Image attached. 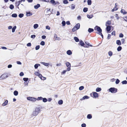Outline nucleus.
<instances>
[{
	"instance_id": "nucleus-1",
	"label": "nucleus",
	"mask_w": 127,
	"mask_h": 127,
	"mask_svg": "<svg viewBox=\"0 0 127 127\" xmlns=\"http://www.w3.org/2000/svg\"><path fill=\"white\" fill-rule=\"evenodd\" d=\"M94 30H95L97 31L98 32V34L101 35L102 38H103V36L101 33L102 30L99 27L97 26H96L94 28Z\"/></svg>"
},
{
	"instance_id": "nucleus-2",
	"label": "nucleus",
	"mask_w": 127,
	"mask_h": 127,
	"mask_svg": "<svg viewBox=\"0 0 127 127\" xmlns=\"http://www.w3.org/2000/svg\"><path fill=\"white\" fill-rule=\"evenodd\" d=\"M8 77V74H7L4 73L2 74L0 77V80H3L6 79Z\"/></svg>"
},
{
	"instance_id": "nucleus-3",
	"label": "nucleus",
	"mask_w": 127,
	"mask_h": 127,
	"mask_svg": "<svg viewBox=\"0 0 127 127\" xmlns=\"http://www.w3.org/2000/svg\"><path fill=\"white\" fill-rule=\"evenodd\" d=\"M110 92L112 93H115L117 92V89L114 88H111L109 89Z\"/></svg>"
},
{
	"instance_id": "nucleus-4",
	"label": "nucleus",
	"mask_w": 127,
	"mask_h": 127,
	"mask_svg": "<svg viewBox=\"0 0 127 127\" xmlns=\"http://www.w3.org/2000/svg\"><path fill=\"white\" fill-rule=\"evenodd\" d=\"M66 66L67 67V70L70 71L71 70V64H70L68 62H66L65 63Z\"/></svg>"
},
{
	"instance_id": "nucleus-5",
	"label": "nucleus",
	"mask_w": 127,
	"mask_h": 127,
	"mask_svg": "<svg viewBox=\"0 0 127 127\" xmlns=\"http://www.w3.org/2000/svg\"><path fill=\"white\" fill-rule=\"evenodd\" d=\"M27 99L31 101H35L37 100L36 98L31 97H28L27 98Z\"/></svg>"
},
{
	"instance_id": "nucleus-6",
	"label": "nucleus",
	"mask_w": 127,
	"mask_h": 127,
	"mask_svg": "<svg viewBox=\"0 0 127 127\" xmlns=\"http://www.w3.org/2000/svg\"><path fill=\"white\" fill-rule=\"evenodd\" d=\"M93 97L94 98H96L98 97V94L96 92H93Z\"/></svg>"
},
{
	"instance_id": "nucleus-7",
	"label": "nucleus",
	"mask_w": 127,
	"mask_h": 127,
	"mask_svg": "<svg viewBox=\"0 0 127 127\" xmlns=\"http://www.w3.org/2000/svg\"><path fill=\"white\" fill-rule=\"evenodd\" d=\"M90 98L87 95H85L82 98H81L80 100H83L87 99L89 98Z\"/></svg>"
},
{
	"instance_id": "nucleus-8",
	"label": "nucleus",
	"mask_w": 127,
	"mask_h": 127,
	"mask_svg": "<svg viewBox=\"0 0 127 127\" xmlns=\"http://www.w3.org/2000/svg\"><path fill=\"white\" fill-rule=\"evenodd\" d=\"M115 6L113 9H112L111 10V11L112 12H113L114 11H116L118 9V8L117 7V5L116 3L115 4Z\"/></svg>"
},
{
	"instance_id": "nucleus-9",
	"label": "nucleus",
	"mask_w": 127,
	"mask_h": 127,
	"mask_svg": "<svg viewBox=\"0 0 127 127\" xmlns=\"http://www.w3.org/2000/svg\"><path fill=\"white\" fill-rule=\"evenodd\" d=\"M38 113L35 111H34L32 112V115L33 116H36L37 115Z\"/></svg>"
},
{
	"instance_id": "nucleus-10",
	"label": "nucleus",
	"mask_w": 127,
	"mask_h": 127,
	"mask_svg": "<svg viewBox=\"0 0 127 127\" xmlns=\"http://www.w3.org/2000/svg\"><path fill=\"white\" fill-rule=\"evenodd\" d=\"M41 109V108L40 107L39 108H37L36 107V108L35 109V111L37 113H39L40 111V109Z\"/></svg>"
},
{
	"instance_id": "nucleus-11",
	"label": "nucleus",
	"mask_w": 127,
	"mask_h": 127,
	"mask_svg": "<svg viewBox=\"0 0 127 127\" xmlns=\"http://www.w3.org/2000/svg\"><path fill=\"white\" fill-rule=\"evenodd\" d=\"M26 15L27 16H32V13L30 12H26Z\"/></svg>"
},
{
	"instance_id": "nucleus-12",
	"label": "nucleus",
	"mask_w": 127,
	"mask_h": 127,
	"mask_svg": "<svg viewBox=\"0 0 127 127\" xmlns=\"http://www.w3.org/2000/svg\"><path fill=\"white\" fill-rule=\"evenodd\" d=\"M80 45L82 46H84L85 44L81 40H80L79 42Z\"/></svg>"
},
{
	"instance_id": "nucleus-13",
	"label": "nucleus",
	"mask_w": 127,
	"mask_h": 127,
	"mask_svg": "<svg viewBox=\"0 0 127 127\" xmlns=\"http://www.w3.org/2000/svg\"><path fill=\"white\" fill-rule=\"evenodd\" d=\"M40 63L42 64H43L44 66H48L49 65V63H46L43 62H41Z\"/></svg>"
},
{
	"instance_id": "nucleus-14",
	"label": "nucleus",
	"mask_w": 127,
	"mask_h": 127,
	"mask_svg": "<svg viewBox=\"0 0 127 127\" xmlns=\"http://www.w3.org/2000/svg\"><path fill=\"white\" fill-rule=\"evenodd\" d=\"M106 26V30L107 31V32L108 33V32L110 31L111 30V27L110 26Z\"/></svg>"
},
{
	"instance_id": "nucleus-15",
	"label": "nucleus",
	"mask_w": 127,
	"mask_h": 127,
	"mask_svg": "<svg viewBox=\"0 0 127 127\" xmlns=\"http://www.w3.org/2000/svg\"><path fill=\"white\" fill-rule=\"evenodd\" d=\"M40 6V5L39 4H37L36 5L34 6V8L35 9H37Z\"/></svg>"
},
{
	"instance_id": "nucleus-16",
	"label": "nucleus",
	"mask_w": 127,
	"mask_h": 127,
	"mask_svg": "<svg viewBox=\"0 0 127 127\" xmlns=\"http://www.w3.org/2000/svg\"><path fill=\"white\" fill-rule=\"evenodd\" d=\"M66 53L68 55H70L72 54V52L70 50H68L67 52Z\"/></svg>"
},
{
	"instance_id": "nucleus-17",
	"label": "nucleus",
	"mask_w": 127,
	"mask_h": 127,
	"mask_svg": "<svg viewBox=\"0 0 127 127\" xmlns=\"http://www.w3.org/2000/svg\"><path fill=\"white\" fill-rule=\"evenodd\" d=\"M116 44L119 45H121V43L120 41L119 40H117L116 41Z\"/></svg>"
},
{
	"instance_id": "nucleus-18",
	"label": "nucleus",
	"mask_w": 127,
	"mask_h": 127,
	"mask_svg": "<svg viewBox=\"0 0 127 127\" xmlns=\"http://www.w3.org/2000/svg\"><path fill=\"white\" fill-rule=\"evenodd\" d=\"M121 12L123 14H125L127 13V12L124 9H122L121 11Z\"/></svg>"
},
{
	"instance_id": "nucleus-19",
	"label": "nucleus",
	"mask_w": 127,
	"mask_h": 127,
	"mask_svg": "<svg viewBox=\"0 0 127 127\" xmlns=\"http://www.w3.org/2000/svg\"><path fill=\"white\" fill-rule=\"evenodd\" d=\"M101 90V89L100 88H97L96 89V92H98L100 91Z\"/></svg>"
},
{
	"instance_id": "nucleus-20",
	"label": "nucleus",
	"mask_w": 127,
	"mask_h": 127,
	"mask_svg": "<svg viewBox=\"0 0 127 127\" xmlns=\"http://www.w3.org/2000/svg\"><path fill=\"white\" fill-rule=\"evenodd\" d=\"M87 17L89 19H91L92 18L93 16V15H87Z\"/></svg>"
},
{
	"instance_id": "nucleus-21",
	"label": "nucleus",
	"mask_w": 127,
	"mask_h": 127,
	"mask_svg": "<svg viewBox=\"0 0 127 127\" xmlns=\"http://www.w3.org/2000/svg\"><path fill=\"white\" fill-rule=\"evenodd\" d=\"M16 28V26H14L13 28H12V32H15V29Z\"/></svg>"
},
{
	"instance_id": "nucleus-22",
	"label": "nucleus",
	"mask_w": 127,
	"mask_h": 127,
	"mask_svg": "<svg viewBox=\"0 0 127 127\" xmlns=\"http://www.w3.org/2000/svg\"><path fill=\"white\" fill-rule=\"evenodd\" d=\"M80 24L79 23H78L76 25L75 27L76 28V29L78 30V29L80 28Z\"/></svg>"
},
{
	"instance_id": "nucleus-23",
	"label": "nucleus",
	"mask_w": 127,
	"mask_h": 127,
	"mask_svg": "<svg viewBox=\"0 0 127 127\" xmlns=\"http://www.w3.org/2000/svg\"><path fill=\"white\" fill-rule=\"evenodd\" d=\"M111 23V22L110 21H108L106 23V26H109L108 25H110Z\"/></svg>"
},
{
	"instance_id": "nucleus-24",
	"label": "nucleus",
	"mask_w": 127,
	"mask_h": 127,
	"mask_svg": "<svg viewBox=\"0 0 127 127\" xmlns=\"http://www.w3.org/2000/svg\"><path fill=\"white\" fill-rule=\"evenodd\" d=\"M94 29L92 28H89L88 30V32L89 33H91L94 31Z\"/></svg>"
},
{
	"instance_id": "nucleus-25",
	"label": "nucleus",
	"mask_w": 127,
	"mask_h": 127,
	"mask_svg": "<svg viewBox=\"0 0 127 127\" xmlns=\"http://www.w3.org/2000/svg\"><path fill=\"white\" fill-rule=\"evenodd\" d=\"M68 71L67 70V69L66 70H64L61 72V74L62 75L64 74L66 72Z\"/></svg>"
},
{
	"instance_id": "nucleus-26",
	"label": "nucleus",
	"mask_w": 127,
	"mask_h": 127,
	"mask_svg": "<svg viewBox=\"0 0 127 127\" xmlns=\"http://www.w3.org/2000/svg\"><path fill=\"white\" fill-rule=\"evenodd\" d=\"M74 39L76 42H78L79 41V39H78V37H75L74 38Z\"/></svg>"
},
{
	"instance_id": "nucleus-27",
	"label": "nucleus",
	"mask_w": 127,
	"mask_h": 127,
	"mask_svg": "<svg viewBox=\"0 0 127 127\" xmlns=\"http://www.w3.org/2000/svg\"><path fill=\"white\" fill-rule=\"evenodd\" d=\"M38 27V25L37 24H35L33 26V28L35 29L37 28Z\"/></svg>"
},
{
	"instance_id": "nucleus-28",
	"label": "nucleus",
	"mask_w": 127,
	"mask_h": 127,
	"mask_svg": "<svg viewBox=\"0 0 127 127\" xmlns=\"http://www.w3.org/2000/svg\"><path fill=\"white\" fill-rule=\"evenodd\" d=\"M14 95L15 96H17L18 94V92L17 91H15L13 93Z\"/></svg>"
},
{
	"instance_id": "nucleus-29",
	"label": "nucleus",
	"mask_w": 127,
	"mask_h": 127,
	"mask_svg": "<svg viewBox=\"0 0 127 127\" xmlns=\"http://www.w3.org/2000/svg\"><path fill=\"white\" fill-rule=\"evenodd\" d=\"M92 117V116L90 114H88L87 116V118L88 119H91Z\"/></svg>"
},
{
	"instance_id": "nucleus-30",
	"label": "nucleus",
	"mask_w": 127,
	"mask_h": 127,
	"mask_svg": "<svg viewBox=\"0 0 127 127\" xmlns=\"http://www.w3.org/2000/svg\"><path fill=\"white\" fill-rule=\"evenodd\" d=\"M21 2V1L20 0L16 2V5L17 4V6H18L20 4Z\"/></svg>"
},
{
	"instance_id": "nucleus-31",
	"label": "nucleus",
	"mask_w": 127,
	"mask_h": 127,
	"mask_svg": "<svg viewBox=\"0 0 127 127\" xmlns=\"http://www.w3.org/2000/svg\"><path fill=\"white\" fill-rule=\"evenodd\" d=\"M40 65L39 64H36L34 65V68L35 69L37 68L38 66H40Z\"/></svg>"
},
{
	"instance_id": "nucleus-32",
	"label": "nucleus",
	"mask_w": 127,
	"mask_h": 127,
	"mask_svg": "<svg viewBox=\"0 0 127 127\" xmlns=\"http://www.w3.org/2000/svg\"><path fill=\"white\" fill-rule=\"evenodd\" d=\"M54 37L55 38V39H56V40H60V38L59 37H58V38H58L57 35L56 34H55L54 35Z\"/></svg>"
},
{
	"instance_id": "nucleus-33",
	"label": "nucleus",
	"mask_w": 127,
	"mask_h": 127,
	"mask_svg": "<svg viewBox=\"0 0 127 127\" xmlns=\"http://www.w3.org/2000/svg\"><path fill=\"white\" fill-rule=\"evenodd\" d=\"M50 2L52 4L54 5L56 4L55 1L54 0H51L50 1Z\"/></svg>"
},
{
	"instance_id": "nucleus-34",
	"label": "nucleus",
	"mask_w": 127,
	"mask_h": 127,
	"mask_svg": "<svg viewBox=\"0 0 127 127\" xmlns=\"http://www.w3.org/2000/svg\"><path fill=\"white\" fill-rule=\"evenodd\" d=\"M122 49L121 47L120 46H119L117 48V50L118 51H119L121 50Z\"/></svg>"
},
{
	"instance_id": "nucleus-35",
	"label": "nucleus",
	"mask_w": 127,
	"mask_h": 127,
	"mask_svg": "<svg viewBox=\"0 0 127 127\" xmlns=\"http://www.w3.org/2000/svg\"><path fill=\"white\" fill-rule=\"evenodd\" d=\"M75 6L73 4H72L71 5V8L72 9H73L75 8Z\"/></svg>"
},
{
	"instance_id": "nucleus-36",
	"label": "nucleus",
	"mask_w": 127,
	"mask_h": 127,
	"mask_svg": "<svg viewBox=\"0 0 127 127\" xmlns=\"http://www.w3.org/2000/svg\"><path fill=\"white\" fill-rule=\"evenodd\" d=\"M12 16L13 17H16L17 16V15L16 13H14L12 15Z\"/></svg>"
},
{
	"instance_id": "nucleus-37",
	"label": "nucleus",
	"mask_w": 127,
	"mask_h": 127,
	"mask_svg": "<svg viewBox=\"0 0 127 127\" xmlns=\"http://www.w3.org/2000/svg\"><path fill=\"white\" fill-rule=\"evenodd\" d=\"M108 54L110 56H111L112 55L113 53L111 51H109L108 52Z\"/></svg>"
},
{
	"instance_id": "nucleus-38",
	"label": "nucleus",
	"mask_w": 127,
	"mask_h": 127,
	"mask_svg": "<svg viewBox=\"0 0 127 127\" xmlns=\"http://www.w3.org/2000/svg\"><path fill=\"white\" fill-rule=\"evenodd\" d=\"M122 83L123 84H127V81L126 80L123 81L122 82Z\"/></svg>"
},
{
	"instance_id": "nucleus-39",
	"label": "nucleus",
	"mask_w": 127,
	"mask_h": 127,
	"mask_svg": "<svg viewBox=\"0 0 127 127\" xmlns=\"http://www.w3.org/2000/svg\"><path fill=\"white\" fill-rule=\"evenodd\" d=\"M84 87L83 86H81L79 88V90L80 91L84 89Z\"/></svg>"
},
{
	"instance_id": "nucleus-40",
	"label": "nucleus",
	"mask_w": 127,
	"mask_h": 127,
	"mask_svg": "<svg viewBox=\"0 0 127 127\" xmlns=\"http://www.w3.org/2000/svg\"><path fill=\"white\" fill-rule=\"evenodd\" d=\"M87 2L88 4V5H91V0H88Z\"/></svg>"
},
{
	"instance_id": "nucleus-41",
	"label": "nucleus",
	"mask_w": 127,
	"mask_h": 127,
	"mask_svg": "<svg viewBox=\"0 0 127 127\" xmlns=\"http://www.w3.org/2000/svg\"><path fill=\"white\" fill-rule=\"evenodd\" d=\"M14 7V6L12 4H11L9 6V8L11 9H13Z\"/></svg>"
},
{
	"instance_id": "nucleus-42",
	"label": "nucleus",
	"mask_w": 127,
	"mask_h": 127,
	"mask_svg": "<svg viewBox=\"0 0 127 127\" xmlns=\"http://www.w3.org/2000/svg\"><path fill=\"white\" fill-rule=\"evenodd\" d=\"M24 15L23 14L21 13L19 15V17L21 18L23 17L24 16Z\"/></svg>"
},
{
	"instance_id": "nucleus-43",
	"label": "nucleus",
	"mask_w": 127,
	"mask_h": 127,
	"mask_svg": "<svg viewBox=\"0 0 127 127\" xmlns=\"http://www.w3.org/2000/svg\"><path fill=\"white\" fill-rule=\"evenodd\" d=\"M88 11V8H84L83 9V11L84 12H86Z\"/></svg>"
},
{
	"instance_id": "nucleus-44",
	"label": "nucleus",
	"mask_w": 127,
	"mask_h": 127,
	"mask_svg": "<svg viewBox=\"0 0 127 127\" xmlns=\"http://www.w3.org/2000/svg\"><path fill=\"white\" fill-rule=\"evenodd\" d=\"M42 99H43V101L44 102H46L47 101V99L45 98H43Z\"/></svg>"
},
{
	"instance_id": "nucleus-45",
	"label": "nucleus",
	"mask_w": 127,
	"mask_h": 127,
	"mask_svg": "<svg viewBox=\"0 0 127 127\" xmlns=\"http://www.w3.org/2000/svg\"><path fill=\"white\" fill-rule=\"evenodd\" d=\"M85 43L87 45L89 46H91V47H92L93 46L91 45L88 42H85Z\"/></svg>"
},
{
	"instance_id": "nucleus-46",
	"label": "nucleus",
	"mask_w": 127,
	"mask_h": 127,
	"mask_svg": "<svg viewBox=\"0 0 127 127\" xmlns=\"http://www.w3.org/2000/svg\"><path fill=\"white\" fill-rule=\"evenodd\" d=\"M77 30V29H76V28L75 27H74L72 29V31L73 32H74Z\"/></svg>"
},
{
	"instance_id": "nucleus-47",
	"label": "nucleus",
	"mask_w": 127,
	"mask_h": 127,
	"mask_svg": "<svg viewBox=\"0 0 127 127\" xmlns=\"http://www.w3.org/2000/svg\"><path fill=\"white\" fill-rule=\"evenodd\" d=\"M45 44V42L44 41H42L40 43V44L42 45L43 46Z\"/></svg>"
},
{
	"instance_id": "nucleus-48",
	"label": "nucleus",
	"mask_w": 127,
	"mask_h": 127,
	"mask_svg": "<svg viewBox=\"0 0 127 127\" xmlns=\"http://www.w3.org/2000/svg\"><path fill=\"white\" fill-rule=\"evenodd\" d=\"M40 48V46L39 45H37L35 47V50H38Z\"/></svg>"
},
{
	"instance_id": "nucleus-49",
	"label": "nucleus",
	"mask_w": 127,
	"mask_h": 127,
	"mask_svg": "<svg viewBox=\"0 0 127 127\" xmlns=\"http://www.w3.org/2000/svg\"><path fill=\"white\" fill-rule=\"evenodd\" d=\"M120 82V80L118 79H117L115 82V83L116 84H118Z\"/></svg>"
},
{
	"instance_id": "nucleus-50",
	"label": "nucleus",
	"mask_w": 127,
	"mask_h": 127,
	"mask_svg": "<svg viewBox=\"0 0 127 127\" xmlns=\"http://www.w3.org/2000/svg\"><path fill=\"white\" fill-rule=\"evenodd\" d=\"M34 74L36 75H37V76H39V74H40V73H38V72H35L34 73Z\"/></svg>"
},
{
	"instance_id": "nucleus-51",
	"label": "nucleus",
	"mask_w": 127,
	"mask_h": 127,
	"mask_svg": "<svg viewBox=\"0 0 127 127\" xmlns=\"http://www.w3.org/2000/svg\"><path fill=\"white\" fill-rule=\"evenodd\" d=\"M62 24L63 26H64L65 25V22L64 21H63L62 22Z\"/></svg>"
},
{
	"instance_id": "nucleus-52",
	"label": "nucleus",
	"mask_w": 127,
	"mask_h": 127,
	"mask_svg": "<svg viewBox=\"0 0 127 127\" xmlns=\"http://www.w3.org/2000/svg\"><path fill=\"white\" fill-rule=\"evenodd\" d=\"M63 3L64 4H67L68 3V2L66 0H64L63 1Z\"/></svg>"
},
{
	"instance_id": "nucleus-53",
	"label": "nucleus",
	"mask_w": 127,
	"mask_h": 127,
	"mask_svg": "<svg viewBox=\"0 0 127 127\" xmlns=\"http://www.w3.org/2000/svg\"><path fill=\"white\" fill-rule=\"evenodd\" d=\"M123 18L125 21L127 22V16L124 17H123Z\"/></svg>"
},
{
	"instance_id": "nucleus-54",
	"label": "nucleus",
	"mask_w": 127,
	"mask_h": 127,
	"mask_svg": "<svg viewBox=\"0 0 127 127\" xmlns=\"http://www.w3.org/2000/svg\"><path fill=\"white\" fill-rule=\"evenodd\" d=\"M46 28L47 29L50 30V28L48 26H47L46 27Z\"/></svg>"
},
{
	"instance_id": "nucleus-55",
	"label": "nucleus",
	"mask_w": 127,
	"mask_h": 127,
	"mask_svg": "<svg viewBox=\"0 0 127 127\" xmlns=\"http://www.w3.org/2000/svg\"><path fill=\"white\" fill-rule=\"evenodd\" d=\"M43 98L41 97H38L37 99V100H41Z\"/></svg>"
},
{
	"instance_id": "nucleus-56",
	"label": "nucleus",
	"mask_w": 127,
	"mask_h": 127,
	"mask_svg": "<svg viewBox=\"0 0 127 127\" xmlns=\"http://www.w3.org/2000/svg\"><path fill=\"white\" fill-rule=\"evenodd\" d=\"M123 34H122V33H120V34H119V37H123Z\"/></svg>"
},
{
	"instance_id": "nucleus-57",
	"label": "nucleus",
	"mask_w": 127,
	"mask_h": 127,
	"mask_svg": "<svg viewBox=\"0 0 127 127\" xmlns=\"http://www.w3.org/2000/svg\"><path fill=\"white\" fill-rule=\"evenodd\" d=\"M111 34L112 35H114L115 36V31H113L111 33Z\"/></svg>"
},
{
	"instance_id": "nucleus-58",
	"label": "nucleus",
	"mask_w": 127,
	"mask_h": 127,
	"mask_svg": "<svg viewBox=\"0 0 127 127\" xmlns=\"http://www.w3.org/2000/svg\"><path fill=\"white\" fill-rule=\"evenodd\" d=\"M116 17L117 20H118L119 19V17L118 16V15L117 14H116L115 15Z\"/></svg>"
},
{
	"instance_id": "nucleus-59",
	"label": "nucleus",
	"mask_w": 127,
	"mask_h": 127,
	"mask_svg": "<svg viewBox=\"0 0 127 127\" xmlns=\"http://www.w3.org/2000/svg\"><path fill=\"white\" fill-rule=\"evenodd\" d=\"M23 80L25 81H27L28 80V78H24L23 79Z\"/></svg>"
},
{
	"instance_id": "nucleus-60",
	"label": "nucleus",
	"mask_w": 127,
	"mask_h": 127,
	"mask_svg": "<svg viewBox=\"0 0 127 127\" xmlns=\"http://www.w3.org/2000/svg\"><path fill=\"white\" fill-rule=\"evenodd\" d=\"M86 124L84 123L81 125V127H86Z\"/></svg>"
},
{
	"instance_id": "nucleus-61",
	"label": "nucleus",
	"mask_w": 127,
	"mask_h": 127,
	"mask_svg": "<svg viewBox=\"0 0 127 127\" xmlns=\"http://www.w3.org/2000/svg\"><path fill=\"white\" fill-rule=\"evenodd\" d=\"M111 36V35L110 34H108L107 37V39H109L110 38Z\"/></svg>"
},
{
	"instance_id": "nucleus-62",
	"label": "nucleus",
	"mask_w": 127,
	"mask_h": 127,
	"mask_svg": "<svg viewBox=\"0 0 127 127\" xmlns=\"http://www.w3.org/2000/svg\"><path fill=\"white\" fill-rule=\"evenodd\" d=\"M27 46L30 47L31 46V44L30 43H28V44H27Z\"/></svg>"
},
{
	"instance_id": "nucleus-63",
	"label": "nucleus",
	"mask_w": 127,
	"mask_h": 127,
	"mask_svg": "<svg viewBox=\"0 0 127 127\" xmlns=\"http://www.w3.org/2000/svg\"><path fill=\"white\" fill-rule=\"evenodd\" d=\"M35 37V35H31V37L32 38H34Z\"/></svg>"
},
{
	"instance_id": "nucleus-64",
	"label": "nucleus",
	"mask_w": 127,
	"mask_h": 127,
	"mask_svg": "<svg viewBox=\"0 0 127 127\" xmlns=\"http://www.w3.org/2000/svg\"><path fill=\"white\" fill-rule=\"evenodd\" d=\"M63 101L62 100H59L58 102V103H63Z\"/></svg>"
}]
</instances>
